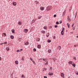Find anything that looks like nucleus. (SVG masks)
<instances>
[{
  "instance_id": "nucleus-1",
  "label": "nucleus",
  "mask_w": 78,
  "mask_h": 78,
  "mask_svg": "<svg viewBox=\"0 0 78 78\" xmlns=\"http://www.w3.org/2000/svg\"><path fill=\"white\" fill-rule=\"evenodd\" d=\"M67 17H68V18H67V20H68L69 22H71V20H70V17H69V16H68Z\"/></svg>"
},
{
  "instance_id": "nucleus-21",
  "label": "nucleus",
  "mask_w": 78,
  "mask_h": 78,
  "mask_svg": "<svg viewBox=\"0 0 78 78\" xmlns=\"http://www.w3.org/2000/svg\"><path fill=\"white\" fill-rule=\"evenodd\" d=\"M61 34H62V35H64V31H62L61 32Z\"/></svg>"
},
{
  "instance_id": "nucleus-14",
  "label": "nucleus",
  "mask_w": 78,
  "mask_h": 78,
  "mask_svg": "<svg viewBox=\"0 0 78 78\" xmlns=\"http://www.w3.org/2000/svg\"><path fill=\"white\" fill-rule=\"evenodd\" d=\"M21 60H22L23 61H24L25 60V57H22V58H21Z\"/></svg>"
},
{
  "instance_id": "nucleus-6",
  "label": "nucleus",
  "mask_w": 78,
  "mask_h": 78,
  "mask_svg": "<svg viewBox=\"0 0 78 78\" xmlns=\"http://www.w3.org/2000/svg\"><path fill=\"white\" fill-rule=\"evenodd\" d=\"M41 32L42 33V34H45V31L44 30H41Z\"/></svg>"
},
{
  "instance_id": "nucleus-5",
  "label": "nucleus",
  "mask_w": 78,
  "mask_h": 78,
  "mask_svg": "<svg viewBox=\"0 0 78 78\" xmlns=\"http://www.w3.org/2000/svg\"><path fill=\"white\" fill-rule=\"evenodd\" d=\"M28 30L27 29H25L24 30V32L25 33H27V32H28Z\"/></svg>"
},
{
  "instance_id": "nucleus-31",
  "label": "nucleus",
  "mask_w": 78,
  "mask_h": 78,
  "mask_svg": "<svg viewBox=\"0 0 78 78\" xmlns=\"http://www.w3.org/2000/svg\"><path fill=\"white\" fill-rule=\"evenodd\" d=\"M12 33H14V30L13 29L12 30Z\"/></svg>"
},
{
  "instance_id": "nucleus-41",
  "label": "nucleus",
  "mask_w": 78,
  "mask_h": 78,
  "mask_svg": "<svg viewBox=\"0 0 78 78\" xmlns=\"http://www.w3.org/2000/svg\"><path fill=\"white\" fill-rule=\"evenodd\" d=\"M3 44H7V42H5L4 43H3Z\"/></svg>"
},
{
  "instance_id": "nucleus-26",
  "label": "nucleus",
  "mask_w": 78,
  "mask_h": 78,
  "mask_svg": "<svg viewBox=\"0 0 78 78\" xmlns=\"http://www.w3.org/2000/svg\"><path fill=\"white\" fill-rule=\"evenodd\" d=\"M48 61H47L46 62V63H45V64L46 66L47 65H48Z\"/></svg>"
},
{
  "instance_id": "nucleus-52",
  "label": "nucleus",
  "mask_w": 78,
  "mask_h": 78,
  "mask_svg": "<svg viewBox=\"0 0 78 78\" xmlns=\"http://www.w3.org/2000/svg\"><path fill=\"white\" fill-rule=\"evenodd\" d=\"M2 60V58L0 57V61H1Z\"/></svg>"
},
{
  "instance_id": "nucleus-12",
  "label": "nucleus",
  "mask_w": 78,
  "mask_h": 78,
  "mask_svg": "<svg viewBox=\"0 0 78 78\" xmlns=\"http://www.w3.org/2000/svg\"><path fill=\"white\" fill-rule=\"evenodd\" d=\"M73 64H72V66H73L74 67H75L76 65H75V63L73 62Z\"/></svg>"
},
{
  "instance_id": "nucleus-39",
  "label": "nucleus",
  "mask_w": 78,
  "mask_h": 78,
  "mask_svg": "<svg viewBox=\"0 0 78 78\" xmlns=\"http://www.w3.org/2000/svg\"><path fill=\"white\" fill-rule=\"evenodd\" d=\"M55 28H57V27H58V25H55Z\"/></svg>"
},
{
  "instance_id": "nucleus-32",
  "label": "nucleus",
  "mask_w": 78,
  "mask_h": 78,
  "mask_svg": "<svg viewBox=\"0 0 78 78\" xmlns=\"http://www.w3.org/2000/svg\"><path fill=\"white\" fill-rule=\"evenodd\" d=\"M47 69H43V71L44 72V71H46Z\"/></svg>"
},
{
  "instance_id": "nucleus-53",
  "label": "nucleus",
  "mask_w": 78,
  "mask_h": 78,
  "mask_svg": "<svg viewBox=\"0 0 78 78\" xmlns=\"http://www.w3.org/2000/svg\"><path fill=\"white\" fill-rule=\"evenodd\" d=\"M76 45H74V47H76Z\"/></svg>"
},
{
  "instance_id": "nucleus-22",
  "label": "nucleus",
  "mask_w": 78,
  "mask_h": 78,
  "mask_svg": "<svg viewBox=\"0 0 78 78\" xmlns=\"http://www.w3.org/2000/svg\"><path fill=\"white\" fill-rule=\"evenodd\" d=\"M61 47L60 46H59L58 47V49L59 50H61Z\"/></svg>"
},
{
  "instance_id": "nucleus-24",
  "label": "nucleus",
  "mask_w": 78,
  "mask_h": 78,
  "mask_svg": "<svg viewBox=\"0 0 78 78\" xmlns=\"http://www.w3.org/2000/svg\"><path fill=\"white\" fill-rule=\"evenodd\" d=\"M37 41H38V42H39V41H40V38H38L37 39Z\"/></svg>"
},
{
  "instance_id": "nucleus-43",
  "label": "nucleus",
  "mask_w": 78,
  "mask_h": 78,
  "mask_svg": "<svg viewBox=\"0 0 78 78\" xmlns=\"http://www.w3.org/2000/svg\"><path fill=\"white\" fill-rule=\"evenodd\" d=\"M54 17H56V15H55L54 16Z\"/></svg>"
},
{
  "instance_id": "nucleus-46",
  "label": "nucleus",
  "mask_w": 78,
  "mask_h": 78,
  "mask_svg": "<svg viewBox=\"0 0 78 78\" xmlns=\"http://www.w3.org/2000/svg\"><path fill=\"white\" fill-rule=\"evenodd\" d=\"M62 21H60V23H62Z\"/></svg>"
},
{
  "instance_id": "nucleus-47",
  "label": "nucleus",
  "mask_w": 78,
  "mask_h": 78,
  "mask_svg": "<svg viewBox=\"0 0 78 78\" xmlns=\"http://www.w3.org/2000/svg\"><path fill=\"white\" fill-rule=\"evenodd\" d=\"M74 25V24H73L72 26V27H73Z\"/></svg>"
},
{
  "instance_id": "nucleus-2",
  "label": "nucleus",
  "mask_w": 78,
  "mask_h": 78,
  "mask_svg": "<svg viewBox=\"0 0 78 78\" xmlns=\"http://www.w3.org/2000/svg\"><path fill=\"white\" fill-rule=\"evenodd\" d=\"M51 6H49L47 8V11H49L51 9Z\"/></svg>"
},
{
  "instance_id": "nucleus-3",
  "label": "nucleus",
  "mask_w": 78,
  "mask_h": 78,
  "mask_svg": "<svg viewBox=\"0 0 78 78\" xmlns=\"http://www.w3.org/2000/svg\"><path fill=\"white\" fill-rule=\"evenodd\" d=\"M61 76H62V78H65L64 74V73H61Z\"/></svg>"
},
{
  "instance_id": "nucleus-44",
  "label": "nucleus",
  "mask_w": 78,
  "mask_h": 78,
  "mask_svg": "<svg viewBox=\"0 0 78 78\" xmlns=\"http://www.w3.org/2000/svg\"><path fill=\"white\" fill-rule=\"evenodd\" d=\"M71 9H72V7H71L70 9H69V11H71Z\"/></svg>"
},
{
  "instance_id": "nucleus-18",
  "label": "nucleus",
  "mask_w": 78,
  "mask_h": 78,
  "mask_svg": "<svg viewBox=\"0 0 78 78\" xmlns=\"http://www.w3.org/2000/svg\"><path fill=\"white\" fill-rule=\"evenodd\" d=\"M15 62L16 64H19V62L17 61H15Z\"/></svg>"
},
{
  "instance_id": "nucleus-34",
  "label": "nucleus",
  "mask_w": 78,
  "mask_h": 78,
  "mask_svg": "<svg viewBox=\"0 0 78 78\" xmlns=\"http://www.w3.org/2000/svg\"><path fill=\"white\" fill-rule=\"evenodd\" d=\"M33 51H36V48L34 49Z\"/></svg>"
},
{
  "instance_id": "nucleus-50",
  "label": "nucleus",
  "mask_w": 78,
  "mask_h": 78,
  "mask_svg": "<svg viewBox=\"0 0 78 78\" xmlns=\"http://www.w3.org/2000/svg\"><path fill=\"white\" fill-rule=\"evenodd\" d=\"M56 38V37H55V36H54L53 37V39H55Z\"/></svg>"
},
{
  "instance_id": "nucleus-42",
  "label": "nucleus",
  "mask_w": 78,
  "mask_h": 78,
  "mask_svg": "<svg viewBox=\"0 0 78 78\" xmlns=\"http://www.w3.org/2000/svg\"><path fill=\"white\" fill-rule=\"evenodd\" d=\"M52 69H53V68H52V67H50V70H52Z\"/></svg>"
},
{
  "instance_id": "nucleus-11",
  "label": "nucleus",
  "mask_w": 78,
  "mask_h": 78,
  "mask_svg": "<svg viewBox=\"0 0 78 78\" xmlns=\"http://www.w3.org/2000/svg\"><path fill=\"white\" fill-rule=\"evenodd\" d=\"M29 44V42H28V41H27L26 42V43H25V45H28Z\"/></svg>"
},
{
  "instance_id": "nucleus-51",
  "label": "nucleus",
  "mask_w": 78,
  "mask_h": 78,
  "mask_svg": "<svg viewBox=\"0 0 78 78\" xmlns=\"http://www.w3.org/2000/svg\"><path fill=\"white\" fill-rule=\"evenodd\" d=\"M3 43H0V45H3Z\"/></svg>"
},
{
  "instance_id": "nucleus-17",
  "label": "nucleus",
  "mask_w": 78,
  "mask_h": 78,
  "mask_svg": "<svg viewBox=\"0 0 78 78\" xmlns=\"http://www.w3.org/2000/svg\"><path fill=\"white\" fill-rule=\"evenodd\" d=\"M49 35H50V34H49V33H47L46 34L47 37H48V36H49Z\"/></svg>"
},
{
  "instance_id": "nucleus-13",
  "label": "nucleus",
  "mask_w": 78,
  "mask_h": 78,
  "mask_svg": "<svg viewBox=\"0 0 78 78\" xmlns=\"http://www.w3.org/2000/svg\"><path fill=\"white\" fill-rule=\"evenodd\" d=\"M6 33H3V34H2V36L4 37H5V36H6Z\"/></svg>"
},
{
  "instance_id": "nucleus-25",
  "label": "nucleus",
  "mask_w": 78,
  "mask_h": 78,
  "mask_svg": "<svg viewBox=\"0 0 78 78\" xmlns=\"http://www.w3.org/2000/svg\"><path fill=\"white\" fill-rule=\"evenodd\" d=\"M65 14H66V13L65 12H64L63 13L62 16H65Z\"/></svg>"
},
{
  "instance_id": "nucleus-16",
  "label": "nucleus",
  "mask_w": 78,
  "mask_h": 78,
  "mask_svg": "<svg viewBox=\"0 0 78 78\" xmlns=\"http://www.w3.org/2000/svg\"><path fill=\"white\" fill-rule=\"evenodd\" d=\"M13 5H14V6H16V2H14L13 3Z\"/></svg>"
},
{
  "instance_id": "nucleus-38",
  "label": "nucleus",
  "mask_w": 78,
  "mask_h": 78,
  "mask_svg": "<svg viewBox=\"0 0 78 78\" xmlns=\"http://www.w3.org/2000/svg\"><path fill=\"white\" fill-rule=\"evenodd\" d=\"M77 15V14L76 13L75 16V19H76V16Z\"/></svg>"
},
{
  "instance_id": "nucleus-20",
  "label": "nucleus",
  "mask_w": 78,
  "mask_h": 78,
  "mask_svg": "<svg viewBox=\"0 0 78 78\" xmlns=\"http://www.w3.org/2000/svg\"><path fill=\"white\" fill-rule=\"evenodd\" d=\"M48 52L49 53H51V49L48 50Z\"/></svg>"
},
{
  "instance_id": "nucleus-28",
  "label": "nucleus",
  "mask_w": 78,
  "mask_h": 78,
  "mask_svg": "<svg viewBox=\"0 0 78 78\" xmlns=\"http://www.w3.org/2000/svg\"><path fill=\"white\" fill-rule=\"evenodd\" d=\"M30 59L31 61H32V62L34 61V60H33V59L31 58H30Z\"/></svg>"
},
{
  "instance_id": "nucleus-45",
  "label": "nucleus",
  "mask_w": 78,
  "mask_h": 78,
  "mask_svg": "<svg viewBox=\"0 0 78 78\" xmlns=\"http://www.w3.org/2000/svg\"><path fill=\"white\" fill-rule=\"evenodd\" d=\"M56 24H59V22H56Z\"/></svg>"
},
{
  "instance_id": "nucleus-37",
  "label": "nucleus",
  "mask_w": 78,
  "mask_h": 78,
  "mask_svg": "<svg viewBox=\"0 0 78 78\" xmlns=\"http://www.w3.org/2000/svg\"><path fill=\"white\" fill-rule=\"evenodd\" d=\"M33 63L34 64V65H36V62H34V61L33 62Z\"/></svg>"
},
{
  "instance_id": "nucleus-23",
  "label": "nucleus",
  "mask_w": 78,
  "mask_h": 78,
  "mask_svg": "<svg viewBox=\"0 0 78 78\" xmlns=\"http://www.w3.org/2000/svg\"><path fill=\"white\" fill-rule=\"evenodd\" d=\"M18 24L19 25H22V22H18Z\"/></svg>"
},
{
  "instance_id": "nucleus-10",
  "label": "nucleus",
  "mask_w": 78,
  "mask_h": 78,
  "mask_svg": "<svg viewBox=\"0 0 78 78\" xmlns=\"http://www.w3.org/2000/svg\"><path fill=\"white\" fill-rule=\"evenodd\" d=\"M10 38H11V39H13L14 38V37L13 35H11L10 36Z\"/></svg>"
},
{
  "instance_id": "nucleus-54",
  "label": "nucleus",
  "mask_w": 78,
  "mask_h": 78,
  "mask_svg": "<svg viewBox=\"0 0 78 78\" xmlns=\"http://www.w3.org/2000/svg\"><path fill=\"white\" fill-rule=\"evenodd\" d=\"M17 52H19V50H17Z\"/></svg>"
},
{
  "instance_id": "nucleus-36",
  "label": "nucleus",
  "mask_w": 78,
  "mask_h": 78,
  "mask_svg": "<svg viewBox=\"0 0 78 78\" xmlns=\"http://www.w3.org/2000/svg\"><path fill=\"white\" fill-rule=\"evenodd\" d=\"M53 60L54 61H55V60H56V58H53Z\"/></svg>"
},
{
  "instance_id": "nucleus-49",
  "label": "nucleus",
  "mask_w": 78,
  "mask_h": 78,
  "mask_svg": "<svg viewBox=\"0 0 78 78\" xmlns=\"http://www.w3.org/2000/svg\"><path fill=\"white\" fill-rule=\"evenodd\" d=\"M44 78H47V77H46V76H44Z\"/></svg>"
},
{
  "instance_id": "nucleus-8",
  "label": "nucleus",
  "mask_w": 78,
  "mask_h": 78,
  "mask_svg": "<svg viewBox=\"0 0 78 78\" xmlns=\"http://www.w3.org/2000/svg\"><path fill=\"white\" fill-rule=\"evenodd\" d=\"M37 47L38 48H40L41 47V45H38L37 46Z\"/></svg>"
},
{
  "instance_id": "nucleus-19",
  "label": "nucleus",
  "mask_w": 78,
  "mask_h": 78,
  "mask_svg": "<svg viewBox=\"0 0 78 78\" xmlns=\"http://www.w3.org/2000/svg\"><path fill=\"white\" fill-rule=\"evenodd\" d=\"M67 25L68 26V28H70V24L69 23H67Z\"/></svg>"
},
{
  "instance_id": "nucleus-27",
  "label": "nucleus",
  "mask_w": 78,
  "mask_h": 78,
  "mask_svg": "<svg viewBox=\"0 0 78 78\" xmlns=\"http://www.w3.org/2000/svg\"><path fill=\"white\" fill-rule=\"evenodd\" d=\"M6 50L7 51H8L9 50V48H6Z\"/></svg>"
},
{
  "instance_id": "nucleus-57",
  "label": "nucleus",
  "mask_w": 78,
  "mask_h": 78,
  "mask_svg": "<svg viewBox=\"0 0 78 78\" xmlns=\"http://www.w3.org/2000/svg\"><path fill=\"white\" fill-rule=\"evenodd\" d=\"M77 75H78V73H76Z\"/></svg>"
},
{
  "instance_id": "nucleus-7",
  "label": "nucleus",
  "mask_w": 78,
  "mask_h": 78,
  "mask_svg": "<svg viewBox=\"0 0 78 78\" xmlns=\"http://www.w3.org/2000/svg\"><path fill=\"white\" fill-rule=\"evenodd\" d=\"M69 64H72V65L73 62H72V61H70L69 62Z\"/></svg>"
},
{
  "instance_id": "nucleus-48",
  "label": "nucleus",
  "mask_w": 78,
  "mask_h": 78,
  "mask_svg": "<svg viewBox=\"0 0 78 78\" xmlns=\"http://www.w3.org/2000/svg\"><path fill=\"white\" fill-rule=\"evenodd\" d=\"M64 28H63L62 30V31H64Z\"/></svg>"
},
{
  "instance_id": "nucleus-9",
  "label": "nucleus",
  "mask_w": 78,
  "mask_h": 78,
  "mask_svg": "<svg viewBox=\"0 0 78 78\" xmlns=\"http://www.w3.org/2000/svg\"><path fill=\"white\" fill-rule=\"evenodd\" d=\"M40 9L42 11H43L44 9V8L43 7H40Z\"/></svg>"
},
{
  "instance_id": "nucleus-56",
  "label": "nucleus",
  "mask_w": 78,
  "mask_h": 78,
  "mask_svg": "<svg viewBox=\"0 0 78 78\" xmlns=\"http://www.w3.org/2000/svg\"><path fill=\"white\" fill-rule=\"evenodd\" d=\"M76 37H77V38H78V36H77Z\"/></svg>"
},
{
  "instance_id": "nucleus-4",
  "label": "nucleus",
  "mask_w": 78,
  "mask_h": 78,
  "mask_svg": "<svg viewBox=\"0 0 78 78\" xmlns=\"http://www.w3.org/2000/svg\"><path fill=\"white\" fill-rule=\"evenodd\" d=\"M41 59H42L43 61H45V62H46V61H47V58H41Z\"/></svg>"
},
{
  "instance_id": "nucleus-35",
  "label": "nucleus",
  "mask_w": 78,
  "mask_h": 78,
  "mask_svg": "<svg viewBox=\"0 0 78 78\" xmlns=\"http://www.w3.org/2000/svg\"><path fill=\"white\" fill-rule=\"evenodd\" d=\"M73 59H75V60H76V57H74L73 58Z\"/></svg>"
},
{
  "instance_id": "nucleus-30",
  "label": "nucleus",
  "mask_w": 78,
  "mask_h": 78,
  "mask_svg": "<svg viewBox=\"0 0 78 78\" xmlns=\"http://www.w3.org/2000/svg\"><path fill=\"white\" fill-rule=\"evenodd\" d=\"M43 28L44 30H46L47 28V27L45 26V27H44Z\"/></svg>"
},
{
  "instance_id": "nucleus-40",
  "label": "nucleus",
  "mask_w": 78,
  "mask_h": 78,
  "mask_svg": "<svg viewBox=\"0 0 78 78\" xmlns=\"http://www.w3.org/2000/svg\"><path fill=\"white\" fill-rule=\"evenodd\" d=\"M41 17H42V16H40L38 17V19H41Z\"/></svg>"
},
{
  "instance_id": "nucleus-29",
  "label": "nucleus",
  "mask_w": 78,
  "mask_h": 78,
  "mask_svg": "<svg viewBox=\"0 0 78 78\" xmlns=\"http://www.w3.org/2000/svg\"><path fill=\"white\" fill-rule=\"evenodd\" d=\"M21 78H25V76L24 75H22Z\"/></svg>"
},
{
  "instance_id": "nucleus-58",
  "label": "nucleus",
  "mask_w": 78,
  "mask_h": 78,
  "mask_svg": "<svg viewBox=\"0 0 78 78\" xmlns=\"http://www.w3.org/2000/svg\"><path fill=\"white\" fill-rule=\"evenodd\" d=\"M10 0V1H11V0Z\"/></svg>"
},
{
  "instance_id": "nucleus-33",
  "label": "nucleus",
  "mask_w": 78,
  "mask_h": 78,
  "mask_svg": "<svg viewBox=\"0 0 78 78\" xmlns=\"http://www.w3.org/2000/svg\"><path fill=\"white\" fill-rule=\"evenodd\" d=\"M48 42H49V43L51 42V40H48Z\"/></svg>"
},
{
  "instance_id": "nucleus-55",
  "label": "nucleus",
  "mask_w": 78,
  "mask_h": 78,
  "mask_svg": "<svg viewBox=\"0 0 78 78\" xmlns=\"http://www.w3.org/2000/svg\"><path fill=\"white\" fill-rule=\"evenodd\" d=\"M22 50H23V49H21L20 50V51H22Z\"/></svg>"
},
{
  "instance_id": "nucleus-15",
  "label": "nucleus",
  "mask_w": 78,
  "mask_h": 78,
  "mask_svg": "<svg viewBox=\"0 0 78 78\" xmlns=\"http://www.w3.org/2000/svg\"><path fill=\"white\" fill-rule=\"evenodd\" d=\"M49 75H53V73H49Z\"/></svg>"
}]
</instances>
